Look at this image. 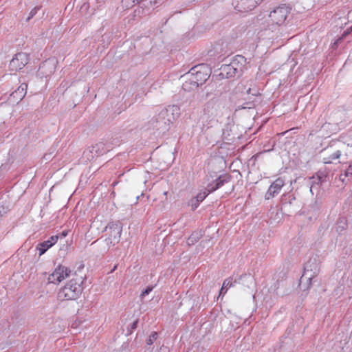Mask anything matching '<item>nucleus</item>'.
Instances as JSON below:
<instances>
[{
	"mask_svg": "<svg viewBox=\"0 0 352 352\" xmlns=\"http://www.w3.org/2000/svg\"><path fill=\"white\" fill-rule=\"evenodd\" d=\"M229 181V178L226 175H221L219 176L215 181L214 184H210L208 186V192H212L221 186H222L225 183Z\"/></svg>",
	"mask_w": 352,
	"mask_h": 352,
	"instance_id": "obj_14",
	"label": "nucleus"
},
{
	"mask_svg": "<svg viewBox=\"0 0 352 352\" xmlns=\"http://www.w3.org/2000/svg\"><path fill=\"white\" fill-rule=\"evenodd\" d=\"M153 287H148L145 290H144L141 294L140 298L142 299L146 295H148L152 290Z\"/></svg>",
	"mask_w": 352,
	"mask_h": 352,
	"instance_id": "obj_24",
	"label": "nucleus"
},
{
	"mask_svg": "<svg viewBox=\"0 0 352 352\" xmlns=\"http://www.w3.org/2000/svg\"><path fill=\"white\" fill-rule=\"evenodd\" d=\"M226 292H227V288L226 289V287H222L221 290H220V292H219V297L221 296L225 295L226 294Z\"/></svg>",
	"mask_w": 352,
	"mask_h": 352,
	"instance_id": "obj_29",
	"label": "nucleus"
},
{
	"mask_svg": "<svg viewBox=\"0 0 352 352\" xmlns=\"http://www.w3.org/2000/svg\"><path fill=\"white\" fill-rule=\"evenodd\" d=\"M188 73V76L192 78V80L199 82V85L204 83L210 76L207 68L204 65L195 66Z\"/></svg>",
	"mask_w": 352,
	"mask_h": 352,
	"instance_id": "obj_6",
	"label": "nucleus"
},
{
	"mask_svg": "<svg viewBox=\"0 0 352 352\" xmlns=\"http://www.w3.org/2000/svg\"><path fill=\"white\" fill-rule=\"evenodd\" d=\"M323 177L320 175L313 176L310 178L311 180V186H310V192L312 195H314V190H318L320 188V185L323 182Z\"/></svg>",
	"mask_w": 352,
	"mask_h": 352,
	"instance_id": "obj_16",
	"label": "nucleus"
},
{
	"mask_svg": "<svg viewBox=\"0 0 352 352\" xmlns=\"http://www.w3.org/2000/svg\"><path fill=\"white\" fill-rule=\"evenodd\" d=\"M233 286V283H232V278H226L224 280L223 283V287H226V289L228 287H232Z\"/></svg>",
	"mask_w": 352,
	"mask_h": 352,
	"instance_id": "obj_22",
	"label": "nucleus"
},
{
	"mask_svg": "<svg viewBox=\"0 0 352 352\" xmlns=\"http://www.w3.org/2000/svg\"><path fill=\"white\" fill-rule=\"evenodd\" d=\"M142 0H133V2L137 1L138 3L141 1Z\"/></svg>",
	"mask_w": 352,
	"mask_h": 352,
	"instance_id": "obj_32",
	"label": "nucleus"
},
{
	"mask_svg": "<svg viewBox=\"0 0 352 352\" xmlns=\"http://www.w3.org/2000/svg\"><path fill=\"white\" fill-rule=\"evenodd\" d=\"M210 192H208V186L207 188L204 191L199 192L195 198L198 201L201 202L207 197V195Z\"/></svg>",
	"mask_w": 352,
	"mask_h": 352,
	"instance_id": "obj_20",
	"label": "nucleus"
},
{
	"mask_svg": "<svg viewBox=\"0 0 352 352\" xmlns=\"http://www.w3.org/2000/svg\"><path fill=\"white\" fill-rule=\"evenodd\" d=\"M199 239L198 234L192 233L187 239V243L188 245H194Z\"/></svg>",
	"mask_w": 352,
	"mask_h": 352,
	"instance_id": "obj_19",
	"label": "nucleus"
},
{
	"mask_svg": "<svg viewBox=\"0 0 352 352\" xmlns=\"http://www.w3.org/2000/svg\"><path fill=\"white\" fill-rule=\"evenodd\" d=\"M325 153H328L329 155L323 157L324 164L333 163L334 160L339 159L341 156V151L339 150H336L331 153L329 151L325 150Z\"/></svg>",
	"mask_w": 352,
	"mask_h": 352,
	"instance_id": "obj_15",
	"label": "nucleus"
},
{
	"mask_svg": "<svg viewBox=\"0 0 352 352\" xmlns=\"http://www.w3.org/2000/svg\"><path fill=\"white\" fill-rule=\"evenodd\" d=\"M67 233L66 232H63L62 233V235H63V236H67Z\"/></svg>",
	"mask_w": 352,
	"mask_h": 352,
	"instance_id": "obj_31",
	"label": "nucleus"
},
{
	"mask_svg": "<svg viewBox=\"0 0 352 352\" xmlns=\"http://www.w3.org/2000/svg\"><path fill=\"white\" fill-rule=\"evenodd\" d=\"M248 279H249V282H250V285H254V281L253 278H251V277H248Z\"/></svg>",
	"mask_w": 352,
	"mask_h": 352,
	"instance_id": "obj_30",
	"label": "nucleus"
},
{
	"mask_svg": "<svg viewBox=\"0 0 352 352\" xmlns=\"http://www.w3.org/2000/svg\"><path fill=\"white\" fill-rule=\"evenodd\" d=\"M180 108L177 105H170L163 109L157 116L156 122L160 127L169 128L180 116Z\"/></svg>",
	"mask_w": 352,
	"mask_h": 352,
	"instance_id": "obj_1",
	"label": "nucleus"
},
{
	"mask_svg": "<svg viewBox=\"0 0 352 352\" xmlns=\"http://www.w3.org/2000/svg\"><path fill=\"white\" fill-rule=\"evenodd\" d=\"M95 148H98V149L101 148L102 150H103L104 144L102 142L97 143L94 146H93V149H95Z\"/></svg>",
	"mask_w": 352,
	"mask_h": 352,
	"instance_id": "obj_28",
	"label": "nucleus"
},
{
	"mask_svg": "<svg viewBox=\"0 0 352 352\" xmlns=\"http://www.w3.org/2000/svg\"><path fill=\"white\" fill-rule=\"evenodd\" d=\"M342 176H343V175H340L341 179H342V181H344V179H343V178H342Z\"/></svg>",
	"mask_w": 352,
	"mask_h": 352,
	"instance_id": "obj_34",
	"label": "nucleus"
},
{
	"mask_svg": "<svg viewBox=\"0 0 352 352\" xmlns=\"http://www.w3.org/2000/svg\"><path fill=\"white\" fill-rule=\"evenodd\" d=\"M81 287L79 281L72 278L58 292L57 297L59 300H72L76 299L81 294Z\"/></svg>",
	"mask_w": 352,
	"mask_h": 352,
	"instance_id": "obj_2",
	"label": "nucleus"
},
{
	"mask_svg": "<svg viewBox=\"0 0 352 352\" xmlns=\"http://www.w3.org/2000/svg\"><path fill=\"white\" fill-rule=\"evenodd\" d=\"M285 185V180L279 177L276 179L269 187L265 193V197L266 199H270L277 195L283 186Z\"/></svg>",
	"mask_w": 352,
	"mask_h": 352,
	"instance_id": "obj_9",
	"label": "nucleus"
},
{
	"mask_svg": "<svg viewBox=\"0 0 352 352\" xmlns=\"http://www.w3.org/2000/svg\"><path fill=\"white\" fill-rule=\"evenodd\" d=\"M263 0H234L233 5L236 10L245 12L253 10Z\"/></svg>",
	"mask_w": 352,
	"mask_h": 352,
	"instance_id": "obj_8",
	"label": "nucleus"
},
{
	"mask_svg": "<svg viewBox=\"0 0 352 352\" xmlns=\"http://www.w3.org/2000/svg\"><path fill=\"white\" fill-rule=\"evenodd\" d=\"M157 333L156 332H153L149 336L148 338L146 340V344L148 345H151L153 343L157 340Z\"/></svg>",
	"mask_w": 352,
	"mask_h": 352,
	"instance_id": "obj_21",
	"label": "nucleus"
},
{
	"mask_svg": "<svg viewBox=\"0 0 352 352\" xmlns=\"http://www.w3.org/2000/svg\"><path fill=\"white\" fill-rule=\"evenodd\" d=\"M309 264L305 267L302 278H306L308 281L311 282L312 278L318 274V269L316 265L314 267V272H312V270L309 269Z\"/></svg>",
	"mask_w": 352,
	"mask_h": 352,
	"instance_id": "obj_17",
	"label": "nucleus"
},
{
	"mask_svg": "<svg viewBox=\"0 0 352 352\" xmlns=\"http://www.w3.org/2000/svg\"><path fill=\"white\" fill-rule=\"evenodd\" d=\"M28 85L26 84H21L20 87L12 94L16 95L20 100H22L26 94Z\"/></svg>",
	"mask_w": 352,
	"mask_h": 352,
	"instance_id": "obj_18",
	"label": "nucleus"
},
{
	"mask_svg": "<svg viewBox=\"0 0 352 352\" xmlns=\"http://www.w3.org/2000/svg\"><path fill=\"white\" fill-rule=\"evenodd\" d=\"M352 175V165H350L344 173V177H349Z\"/></svg>",
	"mask_w": 352,
	"mask_h": 352,
	"instance_id": "obj_27",
	"label": "nucleus"
},
{
	"mask_svg": "<svg viewBox=\"0 0 352 352\" xmlns=\"http://www.w3.org/2000/svg\"><path fill=\"white\" fill-rule=\"evenodd\" d=\"M290 12L291 8L289 6H279L270 12V18L274 24L281 25L285 23Z\"/></svg>",
	"mask_w": 352,
	"mask_h": 352,
	"instance_id": "obj_3",
	"label": "nucleus"
},
{
	"mask_svg": "<svg viewBox=\"0 0 352 352\" xmlns=\"http://www.w3.org/2000/svg\"><path fill=\"white\" fill-rule=\"evenodd\" d=\"M138 320H135L131 325V328H130V330H129V333H131V332L135 329L137 328V326H138Z\"/></svg>",
	"mask_w": 352,
	"mask_h": 352,
	"instance_id": "obj_26",
	"label": "nucleus"
},
{
	"mask_svg": "<svg viewBox=\"0 0 352 352\" xmlns=\"http://www.w3.org/2000/svg\"><path fill=\"white\" fill-rule=\"evenodd\" d=\"M38 9H39V8H38V7H35L34 8H33L29 14L28 20H30L31 18H32L37 13V11L38 10Z\"/></svg>",
	"mask_w": 352,
	"mask_h": 352,
	"instance_id": "obj_25",
	"label": "nucleus"
},
{
	"mask_svg": "<svg viewBox=\"0 0 352 352\" xmlns=\"http://www.w3.org/2000/svg\"><path fill=\"white\" fill-rule=\"evenodd\" d=\"M71 272L72 271L69 267L59 265L55 268L54 272L49 275L47 278L48 283L58 285L69 277Z\"/></svg>",
	"mask_w": 352,
	"mask_h": 352,
	"instance_id": "obj_4",
	"label": "nucleus"
},
{
	"mask_svg": "<svg viewBox=\"0 0 352 352\" xmlns=\"http://www.w3.org/2000/svg\"><path fill=\"white\" fill-rule=\"evenodd\" d=\"M58 236H52L48 240L37 245L36 249L39 251V255L43 254L48 249L53 246L58 241Z\"/></svg>",
	"mask_w": 352,
	"mask_h": 352,
	"instance_id": "obj_12",
	"label": "nucleus"
},
{
	"mask_svg": "<svg viewBox=\"0 0 352 352\" xmlns=\"http://www.w3.org/2000/svg\"><path fill=\"white\" fill-rule=\"evenodd\" d=\"M63 87L67 88V83H65V85H63Z\"/></svg>",
	"mask_w": 352,
	"mask_h": 352,
	"instance_id": "obj_33",
	"label": "nucleus"
},
{
	"mask_svg": "<svg viewBox=\"0 0 352 352\" xmlns=\"http://www.w3.org/2000/svg\"><path fill=\"white\" fill-rule=\"evenodd\" d=\"M199 201H198L195 198H193L190 200L189 205L191 206L192 210H195L198 206L199 205Z\"/></svg>",
	"mask_w": 352,
	"mask_h": 352,
	"instance_id": "obj_23",
	"label": "nucleus"
},
{
	"mask_svg": "<svg viewBox=\"0 0 352 352\" xmlns=\"http://www.w3.org/2000/svg\"><path fill=\"white\" fill-rule=\"evenodd\" d=\"M29 62V56L24 52H20L15 55L10 63V67L12 71H18L23 69Z\"/></svg>",
	"mask_w": 352,
	"mask_h": 352,
	"instance_id": "obj_7",
	"label": "nucleus"
},
{
	"mask_svg": "<svg viewBox=\"0 0 352 352\" xmlns=\"http://www.w3.org/2000/svg\"><path fill=\"white\" fill-rule=\"evenodd\" d=\"M56 64L52 60L43 62L38 68V74L43 77L51 76L55 71Z\"/></svg>",
	"mask_w": 352,
	"mask_h": 352,
	"instance_id": "obj_11",
	"label": "nucleus"
},
{
	"mask_svg": "<svg viewBox=\"0 0 352 352\" xmlns=\"http://www.w3.org/2000/svg\"><path fill=\"white\" fill-rule=\"evenodd\" d=\"M108 228L111 230V232L109 236L104 240L105 248L107 250L115 246L120 242L122 232V228L116 224H109L106 228Z\"/></svg>",
	"mask_w": 352,
	"mask_h": 352,
	"instance_id": "obj_5",
	"label": "nucleus"
},
{
	"mask_svg": "<svg viewBox=\"0 0 352 352\" xmlns=\"http://www.w3.org/2000/svg\"><path fill=\"white\" fill-rule=\"evenodd\" d=\"M185 78V81L183 82L182 88L184 91H190L197 88L199 85V82L195 80H192V78L188 76V73L184 76Z\"/></svg>",
	"mask_w": 352,
	"mask_h": 352,
	"instance_id": "obj_13",
	"label": "nucleus"
},
{
	"mask_svg": "<svg viewBox=\"0 0 352 352\" xmlns=\"http://www.w3.org/2000/svg\"><path fill=\"white\" fill-rule=\"evenodd\" d=\"M236 65L235 62L222 65L220 68L219 76L222 78H230L235 76L239 73V69Z\"/></svg>",
	"mask_w": 352,
	"mask_h": 352,
	"instance_id": "obj_10",
	"label": "nucleus"
}]
</instances>
